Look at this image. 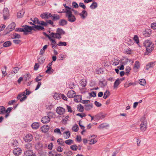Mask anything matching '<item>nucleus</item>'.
<instances>
[{
	"label": "nucleus",
	"instance_id": "nucleus-1",
	"mask_svg": "<svg viewBox=\"0 0 156 156\" xmlns=\"http://www.w3.org/2000/svg\"><path fill=\"white\" fill-rule=\"evenodd\" d=\"M144 45L146 48L145 54L146 55L150 53L154 49V44L149 40L145 41L144 43Z\"/></svg>",
	"mask_w": 156,
	"mask_h": 156
},
{
	"label": "nucleus",
	"instance_id": "nucleus-2",
	"mask_svg": "<svg viewBox=\"0 0 156 156\" xmlns=\"http://www.w3.org/2000/svg\"><path fill=\"white\" fill-rule=\"evenodd\" d=\"M141 123L140 125V129L142 132L145 131L147 128V121L144 117H142L140 119Z\"/></svg>",
	"mask_w": 156,
	"mask_h": 156
},
{
	"label": "nucleus",
	"instance_id": "nucleus-3",
	"mask_svg": "<svg viewBox=\"0 0 156 156\" xmlns=\"http://www.w3.org/2000/svg\"><path fill=\"white\" fill-rule=\"evenodd\" d=\"M67 13L66 15V17L67 18L68 21L71 23L75 22L76 20V18L72 14V12L68 11H67Z\"/></svg>",
	"mask_w": 156,
	"mask_h": 156
},
{
	"label": "nucleus",
	"instance_id": "nucleus-4",
	"mask_svg": "<svg viewBox=\"0 0 156 156\" xmlns=\"http://www.w3.org/2000/svg\"><path fill=\"white\" fill-rule=\"evenodd\" d=\"M23 32L25 34H27V32H30L32 30L35 31V30L34 28H33L32 26V27L29 26L27 25H25L23 26Z\"/></svg>",
	"mask_w": 156,
	"mask_h": 156
},
{
	"label": "nucleus",
	"instance_id": "nucleus-5",
	"mask_svg": "<svg viewBox=\"0 0 156 156\" xmlns=\"http://www.w3.org/2000/svg\"><path fill=\"white\" fill-rule=\"evenodd\" d=\"M16 27V24L15 23H12L10 24L7 27L6 29V34H8L10 31H12L14 30Z\"/></svg>",
	"mask_w": 156,
	"mask_h": 156
},
{
	"label": "nucleus",
	"instance_id": "nucleus-6",
	"mask_svg": "<svg viewBox=\"0 0 156 156\" xmlns=\"http://www.w3.org/2000/svg\"><path fill=\"white\" fill-rule=\"evenodd\" d=\"M9 16V12L7 8H5L3 10V16L5 20H6L8 18Z\"/></svg>",
	"mask_w": 156,
	"mask_h": 156
},
{
	"label": "nucleus",
	"instance_id": "nucleus-7",
	"mask_svg": "<svg viewBox=\"0 0 156 156\" xmlns=\"http://www.w3.org/2000/svg\"><path fill=\"white\" fill-rule=\"evenodd\" d=\"M52 62L49 63L47 66V68L48 69L45 71L46 73L51 74L53 73L54 70L51 69V66L52 65Z\"/></svg>",
	"mask_w": 156,
	"mask_h": 156
},
{
	"label": "nucleus",
	"instance_id": "nucleus-8",
	"mask_svg": "<svg viewBox=\"0 0 156 156\" xmlns=\"http://www.w3.org/2000/svg\"><path fill=\"white\" fill-rule=\"evenodd\" d=\"M56 112L59 115H62L65 113V109L60 107H58L56 109Z\"/></svg>",
	"mask_w": 156,
	"mask_h": 156
},
{
	"label": "nucleus",
	"instance_id": "nucleus-9",
	"mask_svg": "<svg viewBox=\"0 0 156 156\" xmlns=\"http://www.w3.org/2000/svg\"><path fill=\"white\" fill-rule=\"evenodd\" d=\"M41 17L43 19H48L52 16V15L49 12H44L41 15Z\"/></svg>",
	"mask_w": 156,
	"mask_h": 156
},
{
	"label": "nucleus",
	"instance_id": "nucleus-10",
	"mask_svg": "<svg viewBox=\"0 0 156 156\" xmlns=\"http://www.w3.org/2000/svg\"><path fill=\"white\" fill-rule=\"evenodd\" d=\"M24 140L27 142H30L33 139V136L31 134H28L24 138Z\"/></svg>",
	"mask_w": 156,
	"mask_h": 156
},
{
	"label": "nucleus",
	"instance_id": "nucleus-11",
	"mask_svg": "<svg viewBox=\"0 0 156 156\" xmlns=\"http://www.w3.org/2000/svg\"><path fill=\"white\" fill-rule=\"evenodd\" d=\"M21 149L19 148H16L14 149L13 152L14 155L16 156L20 155L21 153Z\"/></svg>",
	"mask_w": 156,
	"mask_h": 156
},
{
	"label": "nucleus",
	"instance_id": "nucleus-12",
	"mask_svg": "<svg viewBox=\"0 0 156 156\" xmlns=\"http://www.w3.org/2000/svg\"><path fill=\"white\" fill-rule=\"evenodd\" d=\"M76 93L75 92L71 90H69L67 94V97L69 98H73L75 96Z\"/></svg>",
	"mask_w": 156,
	"mask_h": 156
},
{
	"label": "nucleus",
	"instance_id": "nucleus-13",
	"mask_svg": "<svg viewBox=\"0 0 156 156\" xmlns=\"http://www.w3.org/2000/svg\"><path fill=\"white\" fill-rule=\"evenodd\" d=\"M105 117V115L104 113H100L95 115V117L97 120L103 119Z\"/></svg>",
	"mask_w": 156,
	"mask_h": 156
},
{
	"label": "nucleus",
	"instance_id": "nucleus-14",
	"mask_svg": "<svg viewBox=\"0 0 156 156\" xmlns=\"http://www.w3.org/2000/svg\"><path fill=\"white\" fill-rule=\"evenodd\" d=\"M50 120V118L48 116L43 117L41 119V122L44 123H48Z\"/></svg>",
	"mask_w": 156,
	"mask_h": 156
},
{
	"label": "nucleus",
	"instance_id": "nucleus-15",
	"mask_svg": "<svg viewBox=\"0 0 156 156\" xmlns=\"http://www.w3.org/2000/svg\"><path fill=\"white\" fill-rule=\"evenodd\" d=\"M140 65L139 61H136L134 63L133 68L134 72H137V69H139L140 67Z\"/></svg>",
	"mask_w": 156,
	"mask_h": 156
},
{
	"label": "nucleus",
	"instance_id": "nucleus-16",
	"mask_svg": "<svg viewBox=\"0 0 156 156\" xmlns=\"http://www.w3.org/2000/svg\"><path fill=\"white\" fill-rule=\"evenodd\" d=\"M155 62H151L148 63L146 66L145 69L148 70L150 68H153L155 66Z\"/></svg>",
	"mask_w": 156,
	"mask_h": 156
},
{
	"label": "nucleus",
	"instance_id": "nucleus-17",
	"mask_svg": "<svg viewBox=\"0 0 156 156\" xmlns=\"http://www.w3.org/2000/svg\"><path fill=\"white\" fill-rule=\"evenodd\" d=\"M51 36L53 38H56L59 39H61L62 37L60 34H59L56 32L55 33H52L51 34Z\"/></svg>",
	"mask_w": 156,
	"mask_h": 156
},
{
	"label": "nucleus",
	"instance_id": "nucleus-18",
	"mask_svg": "<svg viewBox=\"0 0 156 156\" xmlns=\"http://www.w3.org/2000/svg\"><path fill=\"white\" fill-rule=\"evenodd\" d=\"M25 13V11L23 9H22L17 13V17L18 18H22Z\"/></svg>",
	"mask_w": 156,
	"mask_h": 156
},
{
	"label": "nucleus",
	"instance_id": "nucleus-19",
	"mask_svg": "<svg viewBox=\"0 0 156 156\" xmlns=\"http://www.w3.org/2000/svg\"><path fill=\"white\" fill-rule=\"evenodd\" d=\"M33 28L35 29V30H44V27L40 25H34L32 26Z\"/></svg>",
	"mask_w": 156,
	"mask_h": 156
},
{
	"label": "nucleus",
	"instance_id": "nucleus-20",
	"mask_svg": "<svg viewBox=\"0 0 156 156\" xmlns=\"http://www.w3.org/2000/svg\"><path fill=\"white\" fill-rule=\"evenodd\" d=\"M93 104L90 103L89 104H85L84 105L85 109L87 111L90 110L93 108Z\"/></svg>",
	"mask_w": 156,
	"mask_h": 156
},
{
	"label": "nucleus",
	"instance_id": "nucleus-21",
	"mask_svg": "<svg viewBox=\"0 0 156 156\" xmlns=\"http://www.w3.org/2000/svg\"><path fill=\"white\" fill-rule=\"evenodd\" d=\"M23 77L24 79V80L27 81L29 80L31 78V75L29 73H27L25 74L23 76Z\"/></svg>",
	"mask_w": 156,
	"mask_h": 156
},
{
	"label": "nucleus",
	"instance_id": "nucleus-22",
	"mask_svg": "<svg viewBox=\"0 0 156 156\" xmlns=\"http://www.w3.org/2000/svg\"><path fill=\"white\" fill-rule=\"evenodd\" d=\"M79 15L82 17L84 19L87 16V13L86 11L83 10L81 13H79Z\"/></svg>",
	"mask_w": 156,
	"mask_h": 156
},
{
	"label": "nucleus",
	"instance_id": "nucleus-23",
	"mask_svg": "<svg viewBox=\"0 0 156 156\" xmlns=\"http://www.w3.org/2000/svg\"><path fill=\"white\" fill-rule=\"evenodd\" d=\"M58 24L60 26H64L67 24V21L65 20L62 19L59 21Z\"/></svg>",
	"mask_w": 156,
	"mask_h": 156
},
{
	"label": "nucleus",
	"instance_id": "nucleus-24",
	"mask_svg": "<svg viewBox=\"0 0 156 156\" xmlns=\"http://www.w3.org/2000/svg\"><path fill=\"white\" fill-rule=\"evenodd\" d=\"M33 154V152L30 150H26L24 153V155L25 156H31Z\"/></svg>",
	"mask_w": 156,
	"mask_h": 156
},
{
	"label": "nucleus",
	"instance_id": "nucleus-25",
	"mask_svg": "<svg viewBox=\"0 0 156 156\" xmlns=\"http://www.w3.org/2000/svg\"><path fill=\"white\" fill-rule=\"evenodd\" d=\"M81 96L80 95H77L74 97V101L75 102H79L81 101Z\"/></svg>",
	"mask_w": 156,
	"mask_h": 156
},
{
	"label": "nucleus",
	"instance_id": "nucleus-26",
	"mask_svg": "<svg viewBox=\"0 0 156 156\" xmlns=\"http://www.w3.org/2000/svg\"><path fill=\"white\" fill-rule=\"evenodd\" d=\"M33 22V25H36L35 24H39L40 23V21L37 18H34V19H33L31 18L30 19Z\"/></svg>",
	"mask_w": 156,
	"mask_h": 156
},
{
	"label": "nucleus",
	"instance_id": "nucleus-27",
	"mask_svg": "<svg viewBox=\"0 0 156 156\" xmlns=\"http://www.w3.org/2000/svg\"><path fill=\"white\" fill-rule=\"evenodd\" d=\"M49 129V127L48 126H43L41 129L42 131L44 133L47 132Z\"/></svg>",
	"mask_w": 156,
	"mask_h": 156
},
{
	"label": "nucleus",
	"instance_id": "nucleus-28",
	"mask_svg": "<svg viewBox=\"0 0 156 156\" xmlns=\"http://www.w3.org/2000/svg\"><path fill=\"white\" fill-rule=\"evenodd\" d=\"M56 32H57L60 36L63 35L65 34V32L62 29L58 28L56 30Z\"/></svg>",
	"mask_w": 156,
	"mask_h": 156
},
{
	"label": "nucleus",
	"instance_id": "nucleus-29",
	"mask_svg": "<svg viewBox=\"0 0 156 156\" xmlns=\"http://www.w3.org/2000/svg\"><path fill=\"white\" fill-rule=\"evenodd\" d=\"M151 31L150 30H145L143 33L145 37H148L150 36L151 34Z\"/></svg>",
	"mask_w": 156,
	"mask_h": 156
},
{
	"label": "nucleus",
	"instance_id": "nucleus-30",
	"mask_svg": "<svg viewBox=\"0 0 156 156\" xmlns=\"http://www.w3.org/2000/svg\"><path fill=\"white\" fill-rule=\"evenodd\" d=\"M31 126L33 129H36L39 128V124L38 122H34L32 124Z\"/></svg>",
	"mask_w": 156,
	"mask_h": 156
},
{
	"label": "nucleus",
	"instance_id": "nucleus-31",
	"mask_svg": "<svg viewBox=\"0 0 156 156\" xmlns=\"http://www.w3.org/2000/svg\"><path fill=\"white\" fill-rule=\"evenodd\" d=\"M70 135V133L69 131H66L64 133L63 136L65 139L69 138Z\"/></svg>",
	"mask_w": 156,
	"mask_h": 156
},
{
	"label": "nucleus",
	"instance_id": "nucleus-32",
	"mask_svg": "<svg viewBox=\"0 0 156 156\" xmlns=\"http://www.w3.org/2000/svg\"><path fill=\"white\" fill-rule=\"evenodd\" d=\"M120 83L121 81H119V79H117L114 82V88H117Z\"/></svg>",
	"mask_w": 156,
	"mask_h": 156
},
{
	"label": "nucleus",
	"instance_id": "nucleus-33",
	"mask_svg": "<svg viewBox=\"0 0 156 156\" xmlns=\"http://www.w3.org/2000/svg\"><path fill=\"white\" fill-rule=\"evenodd\" d=\"M5 113V108L3 106H0V114L3 115Z\"/></svg>",
	"mask_w": 156,
	"mask_h": 156
},
{
	"label": "nucleus",
	"instance_id": "nucleus-34",
	"mask_svg": "<svg viewBox=\"0 0 156 156\" xmlns=\"http://www.w3.org/2000/svg\"><path fill=\"white\" fill-rule=\"evenodd\" d=\"M97 6L98 5L97 3L96 2H94L90 6V8L92 9H94L96 8Z\"/></svg>",
	"mask_w": 156,
	"mask_h": 156
},
{
	"label": "nucleus",
	"instance_id": "nucleus-35",
	"mask_svg": "<svg viewBox=\"0 0 156 156\" xmlns=\"http://www.w3.org/2000/svg\"><path fill=\"white\" fill-rule=\"evenodd\" d=\"M52 17V19L53 20H58L60 19L59 16L57 14H54L51 17Z\"/></svg>",
	"mask_w": 156,
	"mask_h": 156
},
{
	"label": "nucleus",
	"instance_id": "nucleus-36",
	"mask_svg": "<svg viewBox=\"0 0 156 156\" xmlns=\"http://www.w3.org/2000/svg\"><path fill=\"white\" fill-rule=\"evenodd\" d=\"M47 114L49 118L50 117L55 118V113L51 112H47Z\"/></svg>",
	"mask_w": 156,
	"mask_h": 156
},
{
	"label": "nucleus",
	"instance_id": "nucleus-37",
	"mask_svg": "<svg viewBox=\"0 0 156 156\" xmlns=\"http://www.w3.org/2000/svg\"><path fill=\"white\" fill-rule=\"evenodd\" d=\"M77 110L80 112H83L84 110V107L81 104H80L77 106Z\"/></svg>",
	"mask_w": 156,
	"mask_h": 156
},
{
	"label": "nucleus",
	"instance_id": "nucleus-38",
	"mask_svg": "<svg viewBox=\"0 0 156 156\" xmlns=\"http://www.w3.org/2000/svg\"><path fill=\"white\" fill-rule=\"evenodd\" d=\"M110 95V93L108 90H107L104 93L103 98L104 99H106Z\"/></svg>",
	"mask_w": 156,
	"mask_h": 156
},
{
	"label": "nucleus",
	"instance_id": "nucleus-39",
	"mask_svg": "<svg viewBox=\"0 0 156 156\" xmlns=\"http://www.w3.org/2000/svg\"><path fill=\"white\" fill-rule=\"evenodd\" d=\"M32 145L31 143H28L25 145V150H30L32 148Z\"/></svg>",
	"mask_w": 156,
	"mask_h": 156
},
{
	"label": "nucleus",
	"instance_id": "nucleus-40",
	"mask_svg": "<svg viewBox=\"0 0 156 156\" xmlns=\"http://www.w3.org/2000/svg\"><path fill=\"white\" fill-rule=\"evenodd\" d=\"M109 126V125L108 124L102 123L98 127V128L100 129H102L106 127H108Z\"/></svg>",
	"mask_w": 156,
	"mask_h": 156
},
{
	"label": "nucleus",
	"instance_id": "nucleus-41",
	"mask_svg": "<svg viewBox=\"0 0 156 156\" xmlns=\"http://www.w3.org/2000/svg\"><path fill=\"white\" fill-rule=\"evenodd\" d=\"M11 43L10 41H7L4 42L3 44V46L5 47H9L11 45Z\"/></svg>",
	"mask_w": 156,
	"mask_h": 156
},
{
	"label": "nucleus",
	"instance_id": "nucleus-42",
	"mask_svg": "<svg viewBox=\"0 0 156 156\" xmlns=\"http://www.w3.org/2000/svg\"><path fill=\"white\" fill-rule=\"evenodd\" d=\"M48 45H45L43 48L41 49L40 53V55H42L44 53L45 50L48 47Z\"/></svg>",
	"mask_w": 156,
	"mask_h": 156
},
{
	"label": "nucleus",
	"instance_id": "nucleus-43",
	"mask_svg": "<svg viewBox=\"0 0 156 156\" xmlns=\"http://www.w3.org/2000/svg\"><path fill=\"white\" fill-rule=\"evenodd\" d=\"M61 95L59 93H55L53 95L54 98L55 99L58 100L61 98Z\"/></svg>",
	"mask_w": 156,
	"mask_h": 156
},
{
	"label": "nucleus",
	"instance_id": "nucleus-44",
	"mask_svg": "<svg viewBox=\"0 0 156 156\" xmlns=\"http://www.w3.org/2000/svg\"><path fill=\"white\" fill-rule=\"evenodd\" d=\"M38 62L40 64H42L44 61L45 58L42 56H40L37 59Z\"/></svg>",
	"mask_w": 156,
	"mask_h": 156
},
{
	"label": "nucleus",
	"instance_id": "nucleus-45",
	"mask_svg": "<svg viewBox=\"0 0 156 156\" xmlns=\"http://www.w3.org/2000/svg\"><path fill=\"white\" fill-rule=\"evenodd\" d=\"M87 82L84 80H81L80 83V84L82 87H84L86 86Z\"/></svg>",
	"mask_w": 156,
	"mask_h": 156
},
{
	"label": "nucleus",
	"instance_id": "nucleus-46",
	"mask_svg": "<svg viewBox=\"0 0 156 156\" xmlns=\"http://www.w3.org/2000/svg\"><path fill=\"white\" fill-rule=\"evenodd\" d=\"M65 143L67 145H70L73 143V140H72L69 139L65 141Z\"/></svg>",
	"mask_w": 156,
	"mask_h": 156
},
{
	"label": "nucleus",
	"instance_id": "nucleus-47",
	"mask_svg": "<svg viewBox=\"0 0 156 156\" xmlns=\"http://www.w3.org/2000/svg\"><path fill=\"white\" fill-rule=\"evenodd\" d=\"M70 148L73 151H76L78 149V146L76 144H74L71 146Z\"/></svg>",
	"mask_w": 156,
	"mask_h": 156
},
{
	"label": "nucleus",
	"instance_id": "nucleus-48",
	"mask_svg": "<svg viewBox=\"0 0 156 156\" xmlns=\"http://www.w3.org/2000/svg\"><path fill=\"white\" fill-rule=\"evenodd\" d=\"M57 142L60 145L64 146V143L61 138L58 139L57 140Z\"/></svg>",
	"mask_w": 156,
	"mask_h": 156
},
{
	"label": "nucleus",
	"instance_id": "nucleus-49",
	"mask_svg": "<svg viewBox=\"0 0 156 156\" xmlns=\"http://www.w3.org/2000/svg\"><path fill=\"white\" fill-rule=\"evenodd\" d=\"M58 46H66L67 45V44L66 42H62L60 41L58 44H57Z\"/></svg>",
	"mask_w": 156,
	"mask_h": 156
},
{
	"label": "nucleus",
	"instance_id": "nucleus-50",
	"mask_svg": "<svg viewBox=\"0 0 156 156\" xmlns=\"http://www.w3.org/2000/svg\"><path fill=\"white\" fill-rule=\"evenodd\" d=\"M119 60L117 59L114 60L112 61V64L113 65L117 66L119 64Z\"/></svg>",
	"mask_w": 156,
	"mask_h": 156
},
{
	"label": "nucleus",
	"instance_id": "nucleus-51",
	"mask_svg": "<svg viewBox=\"0 0 156 156\" xmlns=\"http://www.w3.org/2000/svg\"><path fill=\"white\" fill-rule=\"evenodd\" d=\"M20 68L18 67H15L13 68V69L11 72V73H13V72L16 74L18 73V71L19 70Z\"/></svg>",
	"mask_w": 156,
	"mask_h": 156
},
{
	"label": "nucleus",
	"instance_id": "nucleus-52",
	"mask_svg": "<svg viewBox=\"0 0 156 156\" xmlns=\"http://www.w3.org/2000/svg\"><path fill=\"white\" fill-rule=\"evenodd\" d=\"M139 81V83L142 86H144L146 83L145 80L144 79H141Z\"/></svg>",
	"mask_w": 156,
	"mask_h": 156
},
{
	"label": "nucleus",
	"instance_id": "nucleus-53",
	"mask_svg": "<svg viewBox=\"0 0 156 156\" xmlns=\"http://www.w3.org/2000/svg\"><path fill=\"white\" fill-rule=\"evenodd\" d=\"M73 7L75 8H78L79 7V5L77 3L75 2H72Z\"/></svg>",
	"mask_w": 156,
	"mask_h": 156
},
{
	"label": "nucleus",
	"instance_id": "nucleus-54",
	"mask_svg": "<svg viewBox=\"0 0 156 156\" xmlns=\"http://www.w3.org/2000/svg\"><path fill=\"white\" fill-rule=\"evenodd\" d=\"M72 129L75 132H77L78 131V126L76 125V126H74L72 127Z\"/></svg>",
	"mask_w": 156,
	"mask_h": 156
},
{
	"label": "nucleus",
	"instance_id": "nucleus-55",
	"mask_svg": "<svg viewBox=\"0 0 156 156\" xmlns=\"http://www.w3.org/2000/svg\"><path fill=\"white\" fill-rule=\"evenodd\" d=\"M89 94L91 97H95L96 96V93L95 91H92L91 93H89Z\"/></svg>",
	"mask_w": 156,
	"mask_h": 156
},
{
	"label": "nucleus",
	"instance_id": "nucleus-56",
	"mask_svg": "<svg viewBox=\"0 0 156 156\" xmlns=\"http://www.w3.org/2000/svg\"><path fill=\"white\" fill-rule=\"evenodd\" d=\"M133 40H134L136 43L138 44L139 43V40L137 35H134V37L133 38Z\"/></svg>",
	"mask_w": 156,
	"mask_h": 156
},
{
	"label": "nucleus",
	"instance_id": "nucleus-57",
	"mask_svg": "<svg viewBox=\"0 0 156 156\" xmlns=\"http://www.w3.org/2000/svg\"><path fill=\"white\" fill-rule=\"evenodd\" d=\"M46 108L47 109H51L52 108V105L50 103L46 105Z\"/></svg>",
	"mask_w": 156,
	"mask_h": 156
},
{
	"label": "nucleus",
	"instance_id": "nucleus-58",
	"mask_svg": "<svg viewBox=\"0 0 156 156\" xmlns=\"http://www.w3.org/2000/svg\"><path fill=\"white\" fill-rule=\"evenodd\" d=\"M54 132L55 133H58L59 134H61V133L60 129L59 128H56L54 130Z\"/></svg>",
	"mask_w": 156,
	"mask_h": 156
},
{
	"label": "nucleus",
	"instance_id": "nucleus-59",
	"mask_svg": "<svg viewBox=\"0 0 156 156\" xmlns=\"http://www.w3.org/2000/svg\"><path fill=\"white\" fill-rule=\"evenodd\" d=\"M70 11L72 12V11H73L74 12V14L75 15H78L79 14L78 12L75 10L74 9H72L70 8Z\"/></svg>",
	"mask_w": 156,
	"mask_h": 156
},
{
	"label": "nucleus",
	"instance_id": "nucleus-60",
	"mask_svg": "<svg viewBox=\"0 0 156 156\" xmlns=\"http://www.w3.org/2000/svg\"><path fill=\"white\" fill-rule=\"evenodd\" d=\"M100 83L101 84L102 87H104L107 85V83L105 80L100 82Z\"/></svg>",
	"mask_w": 156,
	"mask_h": 156
},
{
	"label": "nucleus",
	"instance_id": "nucleus-61",
	"mask_svg": "<svg viewBox=\"0 0 156 156\" xmlns=\"http://www.w3.org/2000/svg\"><path fill=\"white\" fill-rule=\"evenodd\" d=\"M39 24H41L42 25L47 27L48 26V23L47 22H44V21H42L40 22V23Z\"/></svg>",
	"mask_w": 156,
	"mask_h": 156
},
{
	"label": "nucleus",
	"instance_id": "nucleus-62",
	"mask_svg": "<svg viewBox=\"0 0 156 156\" xmlns=\"http://www.w3.org/2000/svg\"><path fill=\"white\" fill-rule=\"evenodd\" d=\"M151 27L153 29H156V23H153L151 24Z\"/></svg>",
	"mask_w": 156,
	"mask_h": 156
},
{
	"label": "nucleus",
	"instance_id": "nucleus-63",
	"mask_svg": "<svg viewBox=\"0 0 156 156\" xmlns=\"http://www.w3.org/2000/svg\"><path fill=\"white\" fill-rule=\"evenodd\" d=\"M18 141L16 140H13L12 142V144L14 146H17L18 145Z\"/></svg>",
	"mask_w": 156,
	"mask_h": 156
},
{
	"label": "nucleus",
	"instance_id": "nucleus-64",
	"mask_svg": "<svg viewBox=\"0 0 156 156\" xmlns=\"http://www.w3.org/2000/svg\"><path fill=\"white\" fill-rule=\"evenodd\" d=\"M56 153L55 152H53L52 151H50L48 154V156H55Z\"/></svg>",
	"mask_w": 156,
	"mask_h": 156
}]
</instances>
